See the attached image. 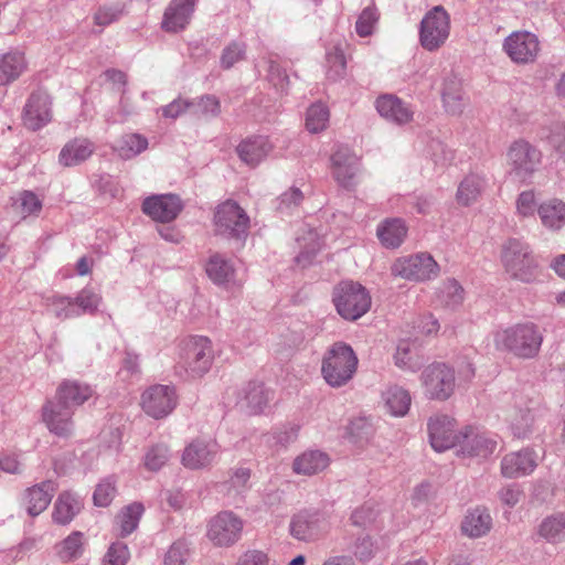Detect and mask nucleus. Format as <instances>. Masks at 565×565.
Here are the masks:
<instances>
[{
    "mask_svg": "<svg viewBox=\"0 0 565 565\" xmlns=\"http://www.w3.org/2000/svg\"><path fill=\"white\" fill-rule=\"evenodd\" d=\"M243 527L241 518L232 511H222L209 521L206 536L214 546L230 547L239 541Z\"/></svg>",
    "mask_w": 565,
    "mask_h": 565,
    "instance_id": "13",
    "label": "nucleus"
},
{
    "mask_svg": "<svg viewBox=\"0 0 565 565\" xmlns=\"http://www.w3.org/2000/svg\"><path fill=\"white\" fill-rule=\"evenodd\" d=\"M161 110L164 118L175 119L186 111L192 114V102L178 98L171 102L169 105L162 107Z\"/></svg>",
    "mask_w": 565,
    "mask_h": 565,
    "instance_id": "63",
    "label": "nucleus"
},
{
    "mask_svg": "<svg viewBox=\"0 0 565 565\" xmlns=\"http://www.w3.org/2000/svg\"><path fill=\"white\" fill-rule=\"evenodd\" d=\"M182 210L179 196L173 194L152 195L145 199L142 211L153 221L168 223L173 221Z\"/></svg>",
    "mask_w": 565,
    "mask_h": 565,
    "instance_id": "22",
    "label": "nucleus"
},
{
    "mask_svg": "<svg viewBox=\"0 0 565 565\" xmlns=\"http://www.w3.org/2000/svg\"><path fill=\"white\" fill-rule=\"evenodd\" d=\"M331 167L334 179L344 188L354 185L359 172V159L348 148H339L331 157Z\"/></svg>",
    "mask_w": 565,
    "mask_h": 565,
    "instance_id": "24",
    "label": "nucleus"
},
{
    "mask_svg": "<svg viewBox=\"0 0 565 565\" xmlns=\"http://www.w3.org/2000/svg\"><path fill=\"white\" fill-rule=\"evenodd\" d=\"M100 301L102 298L99 295L95 294L90 289L85 288L75 299L70 297L58 298L56 305L61 311H57L56 316L62 317V311H64V318L78 316L81 313H93L97 310Z\"/></svg>",
    "mask_w": 565,
    "mask_h": 565,
    "instance_id": "25",
    "label": "nucleus"
},
{
    "mask_svg": "<svg viewBox=\"0 0 565 565\" xmlns=\"http://www.w3.org/2000/svg\"><path fill=\"white\" fill-rule=\"evenodd\" d=\"M536 403L524 396L514 395L504 409V420L512 435L526 438L533 433Z\"/></svg>",
    "mask_w": 565,
    "mask_h": 565,
    "instance_id": "12",
    "label": "nucleus"
},
{
    "mask_svg": "<svg viewBox=\"0 0 565 565\" xmlns=\"http://www.w3.org/2000/svg\"><path fill=\"white\" fill-rule=\"evenodd\" d=\"M542 152L525 139L514 140L507 150L510 172L520 180H527L539 170Z\"/></svg>",
    "mask_w": 565,
    "mask_h": 565,
    "instance_id": "9",
    "label": "nucleus"
},
{
    "mask_svg": "<svg viewBox=\"0 0 565 565\" xmlns=\"http://www.w3.org/2000/svg\"><path fill=\"white\" fill-rule=\"evenodd\" d=\"M497 446V439L487 433L479 431L472 427H466L461 430L457 454L462 457L486 459L495 451Z\"/></svg>",
    "mask_w": 565,
    "mask_h": 565,
    "instance_id": "18",
    "label": "nucleus"
},
{
    "mask_svg": "<svg viewBox=\"0 0 565 565\" xmlns=\"http://www.w3.org/2000/svg\"><path fill=\"white\" fill-rule=\"evenodd\" d=\"M84 552V534L79 531L71 533L57 546V555L63 562H72Z\"/></svg>",
    "mask_w": 565,
    "mask_h": 565,
    "instance_id": "45",
    "label": "nucleus"
},
{
    "mask_svg": "<svg viewBox=\"0 0 565 565\" xmlns=\"http://www.w3.org/2000/svg\"><path fill=\"white\" fill-rule=\"evenodd\" d=\"M129 557V551L126 544L121 542L114 543L106 556L104 565H125Z\"/></svg>",
    "mask_w": 565,
    "mask_h": 565,
    "instance_id": "61",
    "label": "nucleus"
},
{
    "mask_svg": "<svg viewBox=\"0 0 565 565\" xmlns=\"http://www.w3.org/2000/svg\"><path fill=\"white\" fill-rule=\"evenodd\" d=\"M537 214L544 227L559 231L565 226V202L553 198L537 206Z\"/></svg>",
    "mask_w": 565,
    "mask_h": 565,
    "instance_id": "36",
    "label": "nucleus"
},
{
    "mask_svg": "<svg viewBox=\"0 0 565 565\" xmlns=\"http://www.w3.org/2000/svg\"><path fill=\"white\" fill-rule=\"evenodd\" d=\"M273 147L266 137H255L242 141L236 152L241 160L248 166H257L264 158L268 156Z\"/></svg>",
    "mask_w": 565,
    "mask_h": 565,
    "instance_id": "35",
    "label": "nucleus"
},
{
    "mask_svg": "<svg viewBox=\"0 0 565 565\" xmlns=\"http://www.w3.org/2000/svg\"><path fill=\"white\" fill-rule=\"evenodd\" d=\"M484 188L483 179L475 173L468 174L459 183L456 201L459 205L469 206L481 195Z\"/></svg>",
    "mask_w": 565,
    "mask_h": 565,
    "instance_id": "39",
    "label": "nucleus"
},
{
    "mask_svg": "<svg viewBox=\"0 0 565 565\" xmlns=\"http://www.w3.org/2000/svg\"><path fill=\"white\" fill-rule=\"evenodd\" d=\"M502 50L516 65L534 64L540 57L542 47L539 36L526 30L511 32L502 43Z\"/></svg>",
    "mask_w": 565,
    "mask_h": 565,
    "instance_id": "10",
    "label": "nucleus"
},
{
    "mask_svg": "<svg viewBox=\"0 0 565 565\" xmlns=\"http://www.w3.org/2000/svg\"><path fill=\"white\" fill-rule=\"evenodd\" d=\"M194 6L195 0H171L163 14L162 29L171 33L183 30L190 22Z\"/></svg>",
    "mask_w": 565,
    "mask_h": 565,
    "instance_id": "26",
    "label": "nucleus"
},
{
    "mask_svg": "<svg viewBox=\"0 0 565 565\" xmlns=\"http://www.w3.org/2000/svg\"><path fill=\"white\" fill-rule=\"evenodd\" d=\"M220 111V102L214 96H203L196 102H192V114L199 118L215 117Z\"/></svg>",
    "mask_w": 565,
    "mask_h": 565,
    "instance_id": "54",
    "label": "nucleus"
},
{
    "mask_svg": "<svg viewBox=\"0 0 565 565\" xmlns=\"http://www.w3.org/2000/svg\"><path fill=\"white\" fill-rule=\"evenodd\" d=\"M518 213L524 217L532 216L537 211L535 193L533 191L522 192L516 201Z\"/></svg>",
    "mask_w": 565,
    "mask_h": 565,
    "instance_id": "64",
    "label": "nucleus"
},
{
    "mask_svg": "<svg viewBox=\"0 0 565 565\" xmlns=\"http://www.w3.org/2000/svg\"><path fill=\"white\" fill-rule=\"evenodd\" d=\"M13 209L21 218H26L40 213L42 202L33 192L24 191L15 198Z\"/></svg>",
    "mask_w": 565,
    "mask_h": 565,
    "instance_id": "49",
    "label": "nucleus"
},
{
    "mask_svg": "<svg viewBox=\"0 0 565 565\" xmlns=\"http://www.w3.org/2000/svg\"><path fill=\"white\" fill-rule=\"evenodd\" d=\"M500 259L505 271L516 280H529L539 267L530 245L520 238L510 237L502 243Z\"/></svg>",
    "mask_w": 565,
    "mask_h": 565,
    "instance_id": "4",
    "label": "nucleus"
},
{
    "mask_svg": "<svg viewBox=\"0 0 565 565\" xmlns=\"http://www.w3.org/2000/svg\"><path fill=\"white\" fill-rule=\"evenodd\" d=\"M465 290L461 285H441L437 292V300L445 307H456L463 301Z\"/></svg>",
    "mask_w": 565,
    "mask_h": 565,
    "instance_id": "53",
    "label": "nucleus"
},
{
    "mask_svg": "<svg viewBox=\"0 0 565 565\" xmlns=\"http://www.w3.org/2000/svg\"><path fill=\"white\" fill-rule=\"evenodd\" d=\"M247 45L244 41H231L224 46L220 55V66L223 70H231L237 63L246 58Z\"/></svg>",
    "mask_w": 565,
    "mask_h": 565,
    "instance_id": "47",
    "label": "nucleus"
},
{
    "mask_svg": "<svg viewBox=\"0 0 565 565\" xmlns=\"http://www.w3.org/2000/svg\"><path fill=\"white\" fill-rule=\"evenodd\" d=\"M493 520L486 507H476L467 511L460 529L470 539L486 536L492 529Z\"/></svg>",
    "mask_w": 565,
    "mask_h": 565,
    "instance_id": "28",
    "label": "nucleus"
},
{
    "mask_svg": "<svg viewBox=\"0 0 565 565\" xmlns=\"http://www.w3.org/2000/svg\"><path fill=\"white\" fill-rule=\"evenodd\" d=\"M54 492L55 486L52 481H44L29 488L23 498L28 514L31 516L41 514L50 504Z\"/></svg>",
    "mask_w": 565,
    "mask_h": 565,
    "instance_id": "31",
    "label": "nucleus"
},
{
    "mask_svg": "<svg viewBox=\"0 0 565 565\" xmlns=\"http://www.w3.org/2000/svg\"><path fill=\"white\" fill-rule=\"evenodd\" d=\"M74 411L57 397L46 401L42 407V420L50 430L61 438H68L74 431Z\"/></svg>",
    "mask_w": 565,
    "mask_h": 565,
    "instance_id": "15",
    "label": "nucleus"
},
{
    "mask_svg": "<svg viewBox=\"0 0 565 565\" xmlns=\"http://www.w3.org/2000/svg\"><path fill=\"white\" fill-rule=\"evenodd\" d=\"M174 388L167 385H153L143 392L141 406L153 418H162L175 407Z\"/></svg>",
    "mask_w": 565,
    "mask_h": 565,
    "instance_id": "19",
    "label": "nucleus"
},
{
    "mask_svg": "<svg viewBox=\"0 0 565 565\" xmlns=\"http://www.w3.org/2000/svg\"><path fill=\"white\" fill-rule=\"evenodd\" d=\"M124 12V6L120 3L103 6L95 15L94 21L99 26H106L116 21Z\"/></svg>",
    "mask_w": 565,
    "mask_h": 565,
    "instance_id": "59",
    "label": "nucleus"
},
{
    "mask_svg": "<svg viewBox=\"0 0 565 565\" xmlns=\"http://www.w3.org/2000/svg\"><path fill=\"white\" fill-rule=\"evenodd\" d=\"M408 228L402 218H386L376 228V236L385 248H398L407 236Z\"/></svg>",
    "mask_w": 565,
    "mask_h": 565,
    "instance_id": "32",
    "label": "nucleus"
},
{
    "mask_svg": "<svg viewBox=\"0 0 565 565\" xmlns=\"http://www.w3.org/2000/svg\"><path fill=\"white\" fill-rule=\"evenodd\" d=\"M220 452V445L213 438H195L185 446L181 463L190 470L210 468Z\"/></svg>",
    "mask_w": 565,
    "mask_h": 565,
    "instance_id": "16",
    "label": "nucleus"
},
{
    "mask_svg": "<svg viewBox=\"0 0 565 565\" xmlns=\"http://www.w3.org/2000/svg\"><path fill=\"white\" fill-rule=\"evenodd\" d=\"M205 273L215 282H227L235 278L234 264L220 254L210 256L205 264Z\"/></svg>",
    "mask_w": 565,
    "mask_h": 565,
    "instance_id": "41",
    "label": "nucleus"
},
{
    "mask_svg": "<svg viewBox=\"0 0 565 565\" xmlns=\"http://www.w3.org/2000/svg\"><path fill=\"white\" fill-rule=\"evenodd\" d=\"M333 302L343 319L354 321L370 310L372 299L363 285H339L333 291Z\"/></svg>",
    "mask_w": 565,
    "mask_h": 565,
    "instance_id": "8",
    "label": "nucleus"
},
{
    "mask_svg": "<svg viewBox=\"0 0 565 565\" xmlns=\"http://www.w3.org/2000/svg\"><path fill=\"white\" fill-rule=\"evenodd\" d=\"M329 109L323 104H315L306 115V128L311 134H318L324 130L329 122Z\"/></svg>",
    "mask_w": 565,
    "mask_h": 565,
    "instance_id": "51",
    "label": "nucleus"
},
{
    "mask_svg": "<svg viewBox=\"0 0 565 565\" xmlns=\"http://www.w3.org/2000/svg\"><path fill=\"white\" fill-rule=\"evenodd\" d=\"M382 401L386 412L394 417H404L412 404L411 393L397 384L388 385L382 392Z\"/></svg>",
    "mask_w": 565,
    "mask_h": 565,
    "instance_id": "33",
    "label": "nucleus"
},
{
    "mask_svg": "<svg viewBox=\"0 0 565 565\" xmlns=\"http://www.w3.org/2000/svg\"><path fill=\"white\" fill-rule=\"evenodd\" d=\"M116 494L115 482L106 479L97 484L93 499L98 507H107L110 504Z\"/></svg>",
    "mask_w": 565,
    "mask_h": 565,
    "instance_id": "60",
    "label": "nucleus"
},
{
    "mask_svg": "<svg viewBox=\"0 0 565 565\" xmlns=\"http://www.w3.org/2000/svg\"><path fill=\"white\" fill-rule=\"evenodd\" d=\"M148 148V140L139 134H126L117 140L114 149L120 158L131 159Z\"/></svg>",
    "mask_w": 565,
    "mask_h": 565,
    "instance_id": "44",
    "label": "nucleus"
},
{
    "mask_svg": "<svg viewBox=\"0 0 565 565\" xmlns=\"http://www.w3.org/2000/svg\"><path fill=\"white\" fill-rule=\"evenodd\" d=\"M420 383L429 399L446 401L455 392V371L445 363H433L423 370Z\"/></svg>",
    "mask_w": 565,
    "mask_h": 565,
    "instance_id": "11",
    "label": "nucleus"
},
{
    "mask_svg": "<svg viewBox=\"0 0 565 565\" xmlns=\"http://www.w3.org/2000/svg\"><path fill=\"white\" fill-rule=\"evenodd\" d=\"M537 533L551 544L565 542V516L557 514L545 518L539 525Z\"/></svg>",
    "mask_w": 565,
    "mask_h": 565,
    "instance_id": "42",
    "label": "nucleus"
},
{
    "mask_svg": "<svg viewBox=\"0 0 565 565\" xmlns=\"http://www.w3.org/2000/svg\"><path fill=\"white\" fill-rule=\"evenodd\" d=\"M81 504L71 493H61L54 504L53 520L57 524L65 525L70 523L79 512Z\"/></svg>",
    "mask_w": 565,
    "mask_h": 565,
    "instance_id": "43",
    "label": "nucleus"
},
{
    "mask_svg": "<svg viewBox=\"0 0 565 565\" xmlns=\"http://www.w3.org/2000/svg\"><path fill=\"white\" fill-rule=\"evenodd\" d=\"M26 61L22 53H8L0 57V85H7L25 71Z\"/></svg>",
    "mask_w": 565,
    "mask_h": 565,
    "instance_id": "40",
    "label": "nucleus"
},
{
    "mask_svg": "<svg viewBox=\"0 0 565 565\" xmlns=\"http://www.w3.org/2000/svg\"><path fill=\"white\" fill-rule=\"evenodd\" d=\"M379 511L371 504H364L355 509L350 518L352 525L358 527H367L376 523Z\"/></svg>",
    "mask_w": 565,
    "mask_h": 565,
    "instance_id": "56",
    "label": "nucleus"
},
{
    "mask_svg": "<svg viewBox=\"0 0 565 565\" xmlns=\"http://www.w3.org/2000/svg\"><path fill=\"white\" fill-rule=\"evenodd\" d=\"M92 395L93 390L89 385L71 380L62 382L55 393V397L72 409L84 404Z\"/></svg>",
    "mask_w": 565,
    "mask_h": 565,
    "instance_id": "34",
    "label": "nucleus"
},
{
    "mask_svg": "<svg viewBox=\"0 0 565 565\" xmlns=\"http://www.w3.org/2000/svg\"><path fill=\"white\" fill-rule=\"evenodd\" d=\"M270 392L259 382H248L236 393L235 405L247 416L258 415L267 407Z\"/></svg>",
    "mask_w": 565,
    "mask_h": 565,
    "instance_id": "20",
    "label": "nucleus"
},
{
    "mask_svg": "<svg viewBox=\"0 0 565 565\" xmlns=\"http://www.w3.org/2000/svg\"><path fill=\"white\" fill-rule=\"evenodd\" d=\"M439 271L438 263L426 252L399 256L391 266L392 276L402 280H435L438 278Z\"/></svg>",
    "mask_w": 565,
    "mask_h": 565,
    "instance_id": "5",
    "label": "nucleus"
},
{
    "mask_svg": "<svg viewBox=\"0 0 565 565\" xmlns=\"http://www.w3.org/2000/svg\"><path fill=\"white\" fill-rule=\"evenodd\" d=\"M329 466L327 454L310 450L298 456L292 463V469L298 475L312 476L323 471Z\"/></svg>",
    "mask_w": 565,
    "mask_h": 565,
    "instance_id": "37",
    "label": "nucleus"
},
{
    "mask_svg": "<svg viewBox=\"0 0 565 565\" xmlns=\"http://www.w3.org/2000/svg\"><path fill=\"white\" fill-rule=\"evenodd\" d=\"M450 14L443 6H435L428 10L419 26V43L429 52L437 51L450 35Z\"/></svg>",
    "mask_w": 565,
    "mask_h": 565,
    "instance_id": "6",
    "label": "nucleus"
},
{
    "mask_svg": "<svg viewBox=\"0 0 565 565\" xmlns=\"http://www.w3.org/2000/svg\"><path fill=\"white\" fill-rule=\"evenodd\" d=\"M358 369V358L353 349L343 342L332 344L322 359L321 374L331 387L348 384Z\"/></svg>",
    "mask_w": 565,
    "mask_h": 565,
    "instance_id": "3",
    "label": "nucleus"
},
{
    "mask_svg": "<svg viewBox=\"0 0 565 565\" xmlns=\"http://www.w3.org/2000/svg\"><path fill=\"white\" fill-rule=\"evenodd\" d=\"M52 102L44 92H35L28 98L23 109V125L29 130H39L52 120Z\"/></svg>",
    "mask_w": 565,
    "mask_h": 565,
    "instance_id": "21",
    "label": "nucleus"
},
{
    "mask_svg": "<svg viewBox=\"0 0 565 565\" xmlns=\"http://www.w3.org/2000/svg\"><path fill=\"white\" fill-rule=\"evenodd\" d=\"M427 431L429 443L436 451H445L458 446L461 430L457 422L448 415H435L428 419Z\"/></svg>",
    "mask_w": 565,
    "mask_h": 565,
    "instance_id": "17",
    "label": "nucleus"
},
{
    "mask_svg": "<svg viewBox=\"0 0 565 565\" xmlns=\"http://www.w3.org/2000/svg\"><path fill=\"white\" fill-rule=\"evenodd\" d=\"M213 226L215 235L242 239L247 234L249 217L236 202L227 200L215 209Z\"/></svg>",
    "mask_w": 565,
    "mask_h": 565,
    "instance_id": "7",
    "label": "nucleus"
},
{
    "mask_svg": "<svg viewBox=\"0 0 565 565\" xmlns=\"http://www.w3.org/2000/svg\"><path fill=\"white\" fill-rule=\"evenodd\" d=\"M94 152L93 143L87 139H74L66 143L61 153L60 162L65 167L82 163Z\"/></svg>",
    "mask_w": 565,
    "mask_h": 565,
    "instance_id": "38",
    "label": "nucleus"
},
{
    "mask_svg": "<svg viewBox=\"0 0 565 565\" xmlns=\"http://www.w3.org/2000/svg\"><path fill=\"white\" fill-rule=\"evenodd\" d=\"M297 243L300 250L295 258V264L300 269H306L313 264L317 254L321 250L323 238L315 230L309 228L297 237Z\"/></svg>",
    "mask_w": 565,
    "mask_h": 565,
    "instance_id": "30",
    "label": "nucleus"
},
{
    "mask_svg": "<svg viewBox=\"0 0 565 565\" xmlns=\"http://www.w3.org/2000/svg\"><path fill=\"white\" fill-rule=\"evenodd\" d=\"M379 114L387 120L403 125L413 119V110L402 99L393 95H383L376 99Z\"/></svg>",
    "mask_w": 565,
    "mask_h": 565,
    "instance_id": "29",
    "label": "nucleus"
},
{
    "mask_svg": "<svg viewBox=\"0 0 565 565\" xmlns=\"http://www.w3.org/2000/svg\"><path fill=\"white\" fill-rule=\"evenodd\" d=\"M269 556L260 550H247L243 552L235 565H269Z\"/></svg>",
    "mask_w": 565,
    "mask_h": 565,
    "instance_id": "62",
    "label": "nucleus"
},
{
    "mask_svg": "<svg viewBox=\"0 0 565 565\" xmlns=\"http://www.w3.org/2000/svg\"><path fill=\"white\" fill-rule=\"evenodd\" d=\"M543 337L533 323H520L495 333L498 350L507 351L520 359L534 358L541 348Z\"/></svg>",
    "mask_w": 565,
    "mask_h": 565,
    "instance_id": "2",
    "label": "nucleus"
},
{
    "mask_svg": "<svg viewBox=\"0 0 565 565\" xmlns=\"http://www.w3.org/2000/svg\"><path fill=\"white\" fill-rule=\"evenodd\" d=\"M376 550L375 542L369 534L359 536L353 545V554L360 562L370 561L375 555Z\"/></svg>",
    "mask_w": 565,
    "mask_h": 565,
    "instance_id": "58",
    "label": "nucleus"
},
{
    "mask_svg": "<svg viewBox=\"0 0 565 565\" xmlns=\"http://www.w3.org/2000/svg\"><path fill=\"white\" fill-rule=\"evenodd\" d=\"M440 95L446 111L450 115H460L463 111L466 102L461 78L448 73L444 76Z\"/></svg>",
    "mask_w": 565,
    "mask_h": 565,
    "instance_id": "27",
    "label": "nucleus"
},
{
    "mask_svg": "<svg viewBox=\"0 0 565 565\" xmlns=\"http://www.w3.org/2000/svg\"><path fill=\"white\" fill-rule=\"evenodd\" d=\"M191 551L185 541L174 542L164 556V565H190Z\"/></svg>",
    "mask_w": 565,
    "mask_h": 565,
    "instance_id": "52",
    "label": "nucleus"
},
{
    "mask_svg": "<svg viewBox=\"0 0 565 565\" xmlns=\"http://www.w3.org/2000/svg\"><path fill=\"white\" fill-rule=\"evenodd\" d=\"M171 450L167 444L152 445L145 454L143 463L150 471L160 470L170 459Z\"/></svg>",
    "mask_w": 565,
    "mask_h": 565,
    "instance_id": "50",
    "label": "nucleus"
},
{
    "mask_svg": "<svg viewBox=\"0 0 565 565\" xmlns=\"http://www.w3.org/2000/svg\"><path fill=\"white\" fill-rule=\"evenodd\" d=\"M380 14L375 7H366L358 18L355 23L356 33L360 36H369L373 33L374 26L377 23Z\"/></svg>",
    "mask_w": 565,
    "mask_h": 565,
    "instance_id": "55",
    "label": "nucleus"
},
{
    "mask_svg": "<svg viewBox=\"0 0 565 565\" xmlns=\"http://www.w3.org/2000/svg\"><path fill=\"white\" fill-rule=\"evenodd\" d=\"M143 511V505L139 502H134L122 508V510L116 518L117 523L119 524L120 527L121 536H127L137 529Z\"/></svg>",
    "mask_w": 565,
    "mask_h": 565,
    "instance_id": "46",
    "label": "nucleus"
},
{
    "mask_svg": "<svg viewBox=\"0 0 565 565\" xmlns=\"http://www.w3.org/2000/svg\"><path fill=\"white\" fill-rule=\"evenodd\" d=\"M214 361L213 343L207 337L193 335L181 342L177 373L191 379L206 374Z\"/></svg>",
    "mask_w": 565,
    "mask_h": 565,
    "instance_id": "1",
    "label": "nucleus"
},
{
    "mask_svg": "<svg viewBox=\"0 0 565 565\" xmlns=\"http://www.w3.org/2000/svg\"><path fill=\"white\" fill-rule=\"evenodd\" d=\"M394 360L398 367L411 370L413 372H416L422 364V361L416 356L414 345L408 340H402L398 342Z\"/></svg>",
    "mask_w": 565,
    "mask_h": 565,
    "instance_id": "48",
    "label": "nucleus"
},
{
    "mask_svg": "<svg viewBox=\"0 0 565 565\" xmlns=\"http://www.w3.org/2000/svg\"><path fill=\"white\" fill-rule=\"evenodd\" d=\"M327 61L329 64V78L337 81L345 75L347 62L341 49L334 47L332 52L328 53Z\"/></svg>",
    "mask_w": 565,
    "mask_h": 565,
    "instance_id": "57",
    "label": "nucleus"
},
{
    "mask_svg": "<svg viewBox=\"0 0 565 565\" xmlns=\"http://www.w3.org/2000/svg\"><path fill=\"white\" fill-rule=\"evenodd\" d=\"M537 460L536 452L529 448L510 452L502 458L501 473L510 479L530 475L537 467Z\"/></svg>",
    "mask_w": 565,
    "mask_h": 565,
    "instance_id": "23",
    "label": "nucleus"
},
{
    "mask_svg": "<svg viewBox=\"0 0 565 565\" xmlns=\"http://www.w3.org/2000/svg\"><path fill=\"white\" fill-rule=\"evenodd\" d=\"M330 523L326 513L318 510L300 511L292 516L289 531L299 541L312 542L326 534Z\"/></svg>",
    "mask_w": 565,
    "mask_h": 565,
    "instance_id": "14",
    "label": "nucleus"
}]
</instances>
